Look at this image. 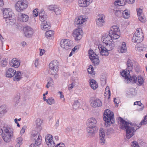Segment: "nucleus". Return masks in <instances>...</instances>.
<instances>
[{"label": "nucleus", "instance_id": "1", "mask_svg": "<svg viewBox=\"0 0 147 147\" xmlns=\"http://www.w3.org/2000/svg\"><path fill=\"white\" fill-rule=\"evenodd\" d=\"M119 120L126 129V138L128 139L130 138L134 135V132L136 130L135 129H137L140 128L142 125H145L147 124V115L144 116V119L141 121L138 126L132 125V123H129L121 117H119Z\"/></svg>", "mask_w": 147, "mask_h": 147}, {"label": "nucleus", "instance_id": "2", "mask_svg": "<svg viewBox=\"0 0 147 147\" xmlns=\"http://www.w3.org/2000/svg\"><path fill=\"white\" fill-rule=\"evenodd\" d=\"M100 55L102 56H107L109 55V51L112 50L113 49V45L112 44L110 46H105L102 45H99L98 46Z\"/></svg>", "mask_w": 147, "mask_h": 147}, {"label": "nucleus", "instance_id": "3", "mask_svg": "<svg viewBox=\"0 0 147 147\" xmlns=\"http://www.w3.org/2000/svg\"><path fill=\"white\" fill-rule=\"evenodd\" d=\"M120 30L119 27L117 26H113L111 28V29L108 32L113 39H117L119 37Z\"/></svg>", "mask_w": 147, "mask_h": 147}, {"label": "nucleus", "instance_id": "4", "mask_svg": "<svg viewBox=\"0 0 147 147\" xmlns=\"http://www.w3.org/2000/svg\"><path fill=\"white\" fill-rule=\"evenodd\" d=\"M113 39L108 33L104 34L102 36L101 38L103 44L102 45L105 46H111V45L113 44L114 48L115 45L113 41Z\"/></svg>", "mask_w": 147, "mask_h": 147}, {"label": "nucleus", "instance_id": "5", "mask_svg": "<svg viewBox=\"0 0 147 147\" xmlns=\"http://www.w3.org/2000/svg\"><path fill=\"white\" fill-rule=\"evenodd\" d=\"M28 2L26 0L18 1L15 4V8L18 12H21L25 9L28 6Z\"/></svg>", "mask_w": 147, "mask_h": 147}, {"label": "nucleus", "instance_id": "6", "mask_svg": "<svg viewBox=\"0 0 147 147\" xmlns=\"http://www.w3.org/2000/svg\"><path fill=\"white\" fill-rule=\"evenodd\" d=\"M103 119L105 120H108L109 119L110 120L111 123L113 124L114 123V118L113 112H111L110 110L108 109L105 110L104 112Z\"/></svg>", "mask_w": 147, "mask_h": 147}, {"label": "nucleus", "instance_id": "7", "mask_svg": "<svg viewBox=\"0 0 147 147\" xmlns=\"http://www.w3.org/2000/svg\"><path fill=\"white\" fill-rule=\"evenodd\" d=\"M59 63L57 60H53L51 61L49 65L50 71L52 75L55 74L58 71Z\"/></svg>", "mask_w": 147, "mask_h": 147}, {"label": "nucleus", "instance_id": "8", "mask_svg": "<svg viewBox=\"0 0 147 147\" xmlns=\"http://www.w3.org/2000/svg\"><path fill=\"white\" fill-rule=\"evenodd\" d=\"M61 47L64 50L71 49L72 46V41L69 39H62L60 42Z\"/></svg>", "mask_w": 147, "mask_h": 147}, {"label": "nucleus", "instance_id": "9", "mask_svg": "<svg viewBox=\"0 0 147 147\" xmlns=\"http://www.w3.org/2000/svg\"><path fill=\"white\" fill-rule=\"evenodd\" d=\"M89 57L92 62L95 65H98L99 63L98 57L93 50L90 49L88 52Z\"/></svg>", "mask_w": 147, "mask_h": 147}, {"label": "nucleus", "instance_id": "10", "mask_svg": "<svg viewBox=\"0 0 147 147\" xmlns=\"http://www.w3.org/2000/svg\"><path fill=\"white\" fill-rule=\"evenodd\" d=\"M73 36L76 41L80 40L83 35V32L81 28L75 29L73 32Z\"/></svg>", "mask_w": 147, "mask_h": 147}, {"label": "nucleus", "instance_id": "11", "mask_svg": "<svg viewBox=\"0 0 147 147\" xmlns=\"http://www.w3.org/2000/svg\"><path fill=\"white\" fill-rule=\"evenodd\" d=\"M31 138L35 140V144L38 146L41 143L42 139L41 136H40L38 132L37 131H34L32 134Z\"/></svg>", "mask_w": 147, "mask_h": 147}, {"label": "nucleus", "instance_id": "12", "mask_svg": "<svg viewBox=\"0 0 147 147\" xmlns=\"http://www.w3.org/2000/svg\"><path fill=\"white\" fill-rule=\"evenodd\" d=\"M49 10L53 11L56 15H60L61 13V9L58 6L55 5H51L48 7Z\"/></svg>", "mask_w": 147, "mask_h": 147}, {"label": "nucleus", "instance_id": "13", "mask_svg": "<svg viewBox=\"0 0 147 147\" xmlns=\"http://www.w3.org/2000/svg\"><path fill=\"white\" fill-rule=\"evenodd\" d=\"M105 16L102 14L98 15L96 19V24L100 26H103L105 22Z\"/></svg>", "mask_w": 147, "mask_h": 147}, {"label": "nucleus", "instance_id": "14", "mask_svg": "<svg viewBox=\"0 0 147 147\" xmlns=\"http://www.w3.org/2000/svg\"><path fill=\"white\" fill-rule=\"evenodd\" d=\"M87 19V17L86 16H79L75 20V23L76 26L78 25V26H80L86 21Z\"/></svg>", "mask_w": 147, "mask_h": 147}, {"label": "nucleus", "instance_id": "15", "mask_svg": "<svg viewBox=\"0 0 147 147\" xmlns=\"http://www.w3.org/2000/svg\"><path fill=\"white\" fill-rule=\"evenodd\" d=\"M24 30L25 36L28 37H31L34 33L33 29L29 26L25 27L24 28Z\"/></svg>", "mask_w": 147, "mask_h": 147}, {"label": "nucleus", "instance_id": "16", "mask_svg": "<svg viewBox=\"0 0 147 147\" xmlns=\"http://www.w3.org/2000/svg\"><path fill=\"white\" fill-rule=\"evenodd\" d=\"M14 16V13L12 12L10 9L5 8L3 11V17L5 19Z\"/></svg>", "mask_w": 147, "mask_h": 147}, {"label": "nucleus", "instance_id": "17", "mask_svg": "<svg viewBox=\"0 0 147 147\" xmlns=\"http://www.w3.org/2000/svg\"><path fill=\"white\" fill-rule=\"evenodd\" d=\"M52 136L51 135H48L46 137L45 141L49 147L54 146L55 144L52 140Z\"/></svg>", "mask_w": 147, "mask_h": 147}, {"label": "nucleus", "instance_id": "18", "mask_svg": "<svg viewBox=\"0 0 147 147\" xmlns=\"http://www.w3.org/2000/svg\"><path fill=\"white\" fill-rule=\"evenodd\" d=\"M100 142L102 144L105 143V135L104 130L102 128H100L99 130Z\"/></svg>", "mask_w": 147, "mask_h": 147}, {"label": "nucleus", "instance_id": "19", "mask_svg": "<svg viewBox=\"0 0 147 147\" xmlns=\"http://www.w3.org/2000/svg\"><path fill=\"white\" fill-rule=\"evenodd\" d=\"M91 105L93 107L96 108L100 107L102 105V102L100 100L96 98L91 101Z\"/></svg>", "mask_w": 147, "mask_h": 147}, {"label": "nucleus", "instance_id": "20", "mask_svg": "<svg viewBox=\"0 0 147 147\" xmlns=\"http://www.w3.org/2000/svg\"><path fill=\"white\" fill-rule=\"evenodd\" d=\"M93 0H79L78 3L80 6L85 7L88 6Z\"/></svg>", "mask_w": 147, "mask_h": 147}, {"label": "nucleus", "instance_id": "21", "mask_svg": "<svg viewBox=\"0 0 147 147\" xmlns=\"http://www.w3.org/2000/svg\"><path fill=\"white\" fill-rule=\"evenodd\" d=\"M86 129L88 134L91 135L97 131L98 128L96 127L87 126Z\"/></svg>", "mask_w": 147, "mask_h": 147}, {"label": "nucleus", "instance_id": "22", "mask_svg": "<svg viewBox=\"0 0 147 147\" xmlns=\"http://www.w3.org/2000/svg\"><path fill=\"white\" fill-rule=\"evenodd\" d=\"M51 25L50 22L48 21H44L42 22L41 24V28L44 31L50 29Z\"/></svg>", "mask_w": 147, "mask_h": 147}, {"label": "nucleus", "instance_id": "23", "mask_svg": "<svg viewBox=\"0 0 147 147\" xmlns=\"http://www.w3.org/2000/svg\"><path fill=\"white\" fill-rule=\"evenodd\" d=\"M16 73V71L14 69L12 68H9L6 71V76L8 78L12 77L15 75Z\"/></svg>", "mask_w": 147, "mask_h": 147}, {"label": "nucleus", "instance_id": "24", "mask_svg": "<svg viewBox=\"0 0 147 147\" xmlns=\"http://www.w3.org/2000/svg\"><path fill=\"white\" fill-rule=\"evenodd\" d=\"M137 11L139 20L142 22H145V18L143 16L142 9L139 8L137 9Z\"/></svg>", "mask_w": 147, "mask_h": 147}, {"label": "nucleus", "instance_id": "25", "mask_svg": "<svg viewBox=\"0 0 147 147\" xmlns=\"http://www.w3.org/2000/svg\"><path fill=\"white\" fill-rule=\"evenodd\" d=\"M97 121L96 119L94 118H91L89 119L88 120L86 125L87 126L96 127L95 125Z\"/></svg>", "mask_w": 147, "mask_h": 147}, {"label": "nucleus", "instance_id": "26", "mask_svg": "<svg viewBox=\"0 0 147 147\" xmlns=\"http://www.w3.org/2000/svg\"><path fill=\"white\" fill-rule=\"evenodd\" d=\"M40 20L42 22L44 21H47V15L45 13L43 10H41V12L39 13Z\"/></svg>", "mask_w": 147, "mask_h": 147}, {"label": "nucleus", "instance_id": "27", "mask_svg": "<svg viewBox=\"0 0 147 147\" xmlns=\"http://www.w3.org/2000/svg\"><path fill=\"white\" fill-rule=\"evenodd\" d=\"M126 49L125 43L124 42H123L121 46L118 48L117 51L119 53H122L126 52Z\"/></svg>", "mask_w": 147, "mask_h": 147}, {"label": "nucleus", "instance_id": "28", "mask_svg": "<svg viewBox=\"0 0 147 147\" xmlns=\"http://www.w3.org/2000/svg\"><path fill=\"white\" fill-rule=\"evenodd\" d=\"M5 21L7 25H13L16 22L15 17L14 16H11V17H8L5 19Z\"/></svg>", "mask_w": 147, "mask_h": 147}, {"label": "nucleus", "instance_id": "29", "mask_svg": "<svg viewBox=\"0 0 147 147\" xmlns=\"http://www.w3.org/2000/svg\"><path fill=\"white\" fill-rule=\"evenodd\" d=\"M20 62L17 60L16 58H13L10 63L11 66L15 68L18 67L20 65Z\"/></svg>", "mask_w": 147, "mask_h": 147}, {"label": "nucleus", "instance_id": "30", "mask_svg": "<svg viewBox=\"0 0 147 147\" xmlns=\"http://www.w3.org/2000/svg\"><path fill=\"white\" fill-rule=\"evenodd\" d=\"M3 134L13 135L12 129L10 127H3Z\"/></svg>", "mask_w": 147, "mask_h": 147}, {"label": "nucleus", "instance_id": "31", "mask_svg": "<svg viewBox=\"0 0 147 147\" xmlns=\"http://www.w3.org/2000/svg\"><path fill=\"white\" fill-rule=\"evenodd\" d=\"M140 36L134 35L133 36L132 41V42L135 43H140L143 40L144 38H140Z\"/></svg>", "mask_w": 147, "mask_h": 147}, {"label": "nucleus", "instance_id": "32", "mask_svg": "<svg viewBox=\"0 0 147 147\" xmlns=\"http://www.w3.org/2000/svg\"><path fill=\"white\" fill-rule=\"evenodd\" d=\"M15 76L13 78V80L15 81H18L22 78V75L21 73L19 71H18L15 73Z\"/></svg>", "mask_w": 147, "mask_h": 147}, {"label": "nucleus", "instance_id": "33", "mask_svg": "<svg viewBox=\"0 0 147 147\" xmlns=\"http://www.w3.org/2000/svg\"><path fill=\"white\" fill-rule=\"evenodd\" d=\"M90 86L93 89L95 90L98 86L97 82L94 80H89Z\"/></svg>", "mask_w": 147, "mask_h": 147}, {"label": "nucleus", "instance_id": "34", "mask_svg": "<svg viewBox=\"0 0 147 147\" xmlns=\"http://www.w3.org/2000/svg\"><path fill=\"white\" fill-rule=\"evenodd\" d=\"M6 107L5 105H2L0 107V117H2L7 112Z\"/></svg>", "mask_w": 147, "mask_h": 147}, {"label": "nucleus", "instance_id": "35", "mask_svg": "<svg viewBox=\"0 0 147 147\" xmlns=\"http://www.w3.org/2000/svg\"><path fill=\"white\" fill-rule=\"evenodd\" d=\"M13 135L3 134L2 138L4 141L6 142H9Z\"/></svg>", "mask_w": 147, "mask_h": 147}, {"label": "nucleus", "instance_id": "36", "mask_svg": "<svg viewBox=\"0 0 147 147\" xmlns=\"http://www.w3.org/2000/svg\"><path fill=\"white\" fill-rule=\"evenodd\" d=\"M129 71V69L123 71L121 72V74L123 77H124L125 79L128 80L130 75L129 74L130 73Z\"/></svg>", "mask_w": 147, "mask_h": 147}, {"label": "nucleus", "instance_id": "37", "mask_svg": "<svg viewBox=\"0 0 147 147\" xmlns=\"http://www.w3.org/2000/svg\"><path fill=\"white\" fill-rule=\"evenodd\" d=\"M134 35L138 36H140V38L141 37L144 38V35L143 32H142V30L140 28L137 29L136 31L135 32Z\"/></svg>", "mask_w": 147, "mask_h": 147}, {"label": "nucleus", "instance_id": "38", "mask_svg": "<svg viewBox=\"0 0 147 147\" xmlns=\"http://www.w3.org/2000/svg\"><path fill=\"white\" fill-rule=\"evenodd\" d=\"M127 2L125 0H118L114 2V5L116 6H123Z\"/></svg>", "mask_w": 147, "mask_h": 147}, {"label": "nucleus", "instance_id": "39", "mask_svg": "<svg viewBox=\"0 0 147 147\" xmlns=\"http://www.w3.org/2000/svg\"><path fill=\"white\" fill-rule=\"evenodd\" d=\"M133 62L130 59H128L127 62V68L130 71H131L133 68Z\"/></svg>", "mask_w": 147, "mask_h": 147}, {"label": "nucleus", "instance_id": "40", "mask_svg": "<svg viewBox=\"0 0 147 147\" xmlns=\"http://www.w3.org/2000/svg\"><path fill=\"white\" fill-rule=\"evenodd\" d=\"M122 13L123 15V17L125 19H128L130 17V12L127 9L123 11Z\"/></svg>", "mask_w": 147, "mask_h": 147}, {"label": "nucleus", "instance_id": "41", "mask_svg": "<svg viewBox=\"0 0 147 147\" xmlns=\"http://www.w3.org/2000/svg\"><path fill=\"white\" fill-rule=\"evenodd\" d=\"M36 127L39 130L41 129V125L42 123V121L40 118L37 119L36 121Z\"/></svg>", "mask_w": 147, "mask_h": 147}, {"label": "nucleus", "instance_id": "42", "mask_svg": "<svg viewBox=\"0 0 147 147\" xmlns=\"http://www.w3.org/2000/svg\"><path fill=\"white\" fill-rule=\"evenodd\" d=\"M21 19L22 21L24 22H26L29 19L28 16L25 14H21Z\"/></svg>", "mask_w": 147, "mask_h": 147}, {"label": "nucleus", "instance_id": "43", "mask_svg": "<svg viewBox=\"0 0 147 147\" xmlns=\"http://www.w3.org/2000/svg\"><path fill=\"white\" fill-rule=\"evenodd\" d=\"M54 34V31L53 30H49L47 31L45 33V36L47 37H51Z\"/></svg>", "mask_w": 147, "mask_h": 147}, {"label": "nucleus", "instance_id": "44", "mask_svg": "<svg viewBox=\"0 0 147 147\" xmlns=\"http://www.w3.org/2000/svg\"><path fill=\"white\" fill-rule=\"evenodd\" d=\"M128 80L130 82L133 83H135L137 81V78L135 75H133L132 76H130V75L129 77Z\"/></svg>", "mask_w": 147, "mask_h": 147}, {"label": "nucleus", "instance_id": "45", "mask_svg": "<svg viewBox=\"0 0 147 147\" xmlns=\"http://www.w3.org/2000/svg\"><path fill=\"white\" fill-rule=\"evenodd\" d=\"M80 105V102L78 100H76L74 101L73 104V108L74 109H78Z\"/></svg>", "mask_w": 147, "mask_h": 147}, {"label": "nucleus", "instance_id": "46", "mask_svg": "<svg viewBox=\"0 0 147 147\" xmlns=\"http://www.w3.org/2000/svg\"><path fill=\"white\" fill-rule=\"evenodd\" d=\"M105 96L108 95V98H110L111 93L109 87L108 86H107L105 88Z\"/></svg>", "mask_w": 147, "mask_h": 147}, {"label": "nucleus", "instance_id": "47", "mask_svg": "<svg viewBox=\"0 0 147 147\" xmlns=\"http://www.w3.org/2000/svg\"><path fill=\"white\" fill-rule=\"evenodd\" d=\"M138 85H142L144 82L143 78L141 76H138Z\"/></svg>", "mask_w": 147, "mask_h": 147}, {"label": "nucleus", "instance_id": "48", "mask_svg": "<svg viewBox=\"0 0 147 147\" xmlns=\"http://www.w3.org/2000/svg\"><path fill=\"white\" fill-rule=\"evenodd\" d=\"M47 102L49 105L54 104L55 102L54 100L52 98H49L46 100Z\"/></svg>", "mask_w": 147, "mask_h": 147}, {"label": "nucleus", "instance_id": "49", "mask_svg": "<svg viewBox=\"0 0 147 147\" xmlns=\"http://www.w3.org/2000/svg\"><path fill=\"white\" fill-rule=\"evenodd\" d=\"M49 80H48V82L46 86L47 88H49V87L51 86V84L53 85V80L51 78H49Z\"/></svg>", "mask_w": 147, "mask_h": 147}, {"label": "nucleus", "instance_id": "50", "mask_svg": "<svg viewBox=\"0 0 147 147\" xmlns=\"http://www.w3.org/2000/svg\"><path fill=\"white\" fill-rule=\"evenodd\" d=\"M94 69L93 68L92 66L90 65L88 69V71L89 74H91L92 75L94 74Z\"/></svg>", "mask_w": 147, "mask_h": 147}, {"label": "nucleus", "instance_id": "51", "mask_svg": "<svg viewBox=\"0 0 147 147\" xmlns=\"http://www.w3.org/2000/svg\"><path fill=\"white\" fill-rule=\"evenodd\" d=\"M114 11L115 15L118 17L120 16L122 14V12L121 10H114Z\"/></svg>", "mask_w": 147, "mask_h": 147}, {"label": "nucleus", "instance_id": "52", "mask_svg": "<svg viewBox=\"0 0 147 147\" xmlns=\"http://www.w3.org/2000/svg\"><path fill=\"white\" fill-rule=\"evenodd\" d=\"M135 89L133 88H131L129 89V91H128V94H129L134 95L135 93Z\"/></svg>", "mask_w": 147, "mask_h": 147}, {"label": "nucleus", "instance_id": "53", "mask_svg": "<svg viewBox=\"0 0 147 147\" xmlns=\"http://www.w3.org/2000/svg\"><path fill=\"white\" fill-rule=\"evenodd\" d=\"M7 62L6 61V59H3V60L1 61V65L3 67H5L7 65Z\"/></svg>", "mask_w": 147, "mask_h": 147}, {"label": "nucleus", "instance_id": "54", "mask_svg": "<svg viewBox=\"0 0 147 147\" xmlns=\"http://www.w3.org/2000/svg\"><path fill=\"white\" fill-rule=\"evenodd\" d=\"M113 129L110 128L107 129L106 133L107 135H110L112 134L113 132Z\"/></svg>", "mask_w": 147, "mask_h": 147}, {"label": "nucleus", "instance_id": "55", "mask_svg": "<svg viewBox=\"0 0 147 147\" xmlns=\"http://www.w3.org/2000/svg\"><path fill=\"white\" fill-rule=\"evenodd\" d=\"M16 142L17 143L22 144L23 143V139L22 137H20L17 139Z\"/></svg>", "mask_w": 147, "mask_h": 147}, {"label": "nucleus", "instance_id": "56", "mask_svg": "<svg viewBox=\"0 0 147 147\" xmlns=\"http://www.w3.org/2000/svg\"><path fill=\"white\" fill-rule=\"evenodd\" d=\"M104 121H105V126L106 127H107L109 126L111 124L110 123V120H109V119L108 120H104Z\"/></svg>", "mask_w": 147, "mask_h": 147}, {"label": "nucleus", "instance_id": "57", "mask_svg": "<svg viewBox=\"0 0 147 147\" xmlns=\"http://www.w3.org/2000/svg\"><path fill=\"white\" fill-rule=\"evenodd\" d=\"M20 96L19 95L17 96L14 99V101L16 102V104H18L20 101Z\"/></svg>", "mask_w": 147, "mask_h": 147}, {"label": "nucleus", "instance_id": "58", "mask_svg": "<svg viewBox=\"0 0 147 147\" xmlns=\"http://www.w3.org/2000/svg\"><path fill=\"white\" fill-rule=\"evenodd\" d=\"M38 9H35L33 11V15L35 17H36L38 15Z\"/></svg>", "mask_w": 147, "mask_h": 147}, {"label": "nucleus", "instance_id": "59", "mask_svg": "<svg viewBox=\"0 0 147 147\" xmlns=\"http://www.w3.org/2000/svg\"><path fill=\"white\" fill-rule=\"evenodd\" d=\"M26 128V126H24L22 127L20 131V133L21 134H22L24 133Z\"/></svg>", "mask_w": 147, "mask_h": 147}, {"label": "nucleus", "instance_id": "60", "mask_svg": "<svg viewBox=\"0 0 147 147\" xmlns=\"http://www.w3.org/2000/svg\"><path fill=\"white\" fill-rule=\"evenodd\" d=\"M75 86V84H74L72 83L71 84H70L69 85L68 88L69 90H70L73 88Z\"/></svg>", "mask_w": 147, "mask_h": 147}, {"label": "nucleus", "instance_id": "61", "mask_svg": "<svg viewBox=\"0 0 147 147\" xmlns=\"http://www.w3.org/2000/svg\"><path fill=\"white\" fill-rule=\"evenodd\" d=\"M132 144H131V145H134V147H139V146L138 145V143L136 142V141L133 142H132Z\"/></svg>", "mask_w": 147, "mask_h": 147}, {"label": "nucleus", "instance_id": "62", "mask_svg": "<svg viewBox=\"0 0 147 147\" xmlns=\"http://www.w3.org/2000/svg\"><path fill=\"white\" fill-rule=\"evenodd\" d=\"M134 105H138L140 106H141L143 105L142 104V103L140 101H136L134 102Z\"/></svg>", "mask_w": 147, "mask_h": 147}, {"label": "nucleus", "instance_id": "63", "mask_svg": "<svg viewBox=\"0 0 147 147\" xmlns=\"http://www.w3.org/2000/svg\"><path fill=\"white\" fill-rule=\"evenodd\" d=\"M55 147H65L64 144L63 143H60L59 144H58L57 145H56Z\"/></svg>", "mask_w": 147, "mask_h": 147}, {"label": "nucleus", "instance_id": "64", "mask_svg": "<svg viewBox=\"0 0 147 147\" xmlns=\"http://www.w3.org/2000/svg\"><path fill=\"white\" fill-rule=\"evenodd\" d=\"M38 59H37L34 61V65L35 67H37L38 65Z\"/></svg>", "mask_w": 147, "mask_h": 147}]
</instances>
